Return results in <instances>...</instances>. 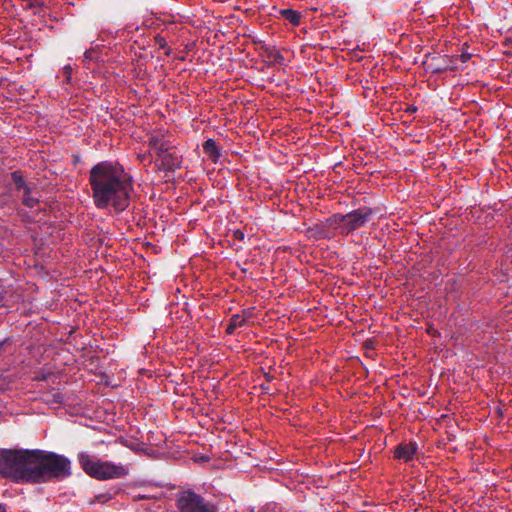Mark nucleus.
I'll use <instances>...</instances> for the list:
<instances>
[{"label": "nucleus", "instance_id": "obj_14", "mask_svg": "<svg viewBox=\"0 0 512 512\" xmlns=\"http://www.w3.org/2000/svg\"><path fill=\"white\" fill-rule=\"evenodd\" d=\"M280 14L293 25L300 23L301 14L292 9H281Z\"/></svg>", "mask_w": 512, "mask_h": 512}, {"label": "nucleus", "instance_id": "obj_18", "mask_svg": "<svg viewBox=\"0 0 512 512\" xmlns=\"http://www.w3.org/2000/svg\"><path fill=\"white\" fill-rule=\"evenodd\" d=\"M283 60H284V59H283V56H282L281 54H279V53H278V54H276V56H275V61H277V62H279V63H280V62H282Z\"/></svg>", "mask_w": 512, "mask_h": 512}, {"label": "nucleus", "instance_id": "obj_8", "mask_svg": "<svg viewBox=\"0 0 512 512\" xmlns=\"http://www.w3.org/2000/svg\"><path fill=\"white\" fill-rule=\"evenodd\" d=\"M149 147L160 157L167 153L172 145L165 135L158 133L149 137Z\"/></svg>", "mask_w": 512, "mask_h": 512}, {"label": "nucleus", "instance_id": "obj_16", "mask_svg": "<svg viewBox=\"0 0 512 512\" xmlns=\"http://www.w3.org/2000/svg\"><path fill=\"white\" fill-rule=\"evenodd\" d=\"M63 72L66 75V79L69 82L71 79L72 67L70 65H65L63 68Z\"/></svg>", "mask_w": 512, "mask_h": 512}, {"label": "nucleus", "instance_id": "obj_7", "mask_svg": "<svg viewBox=\"0 0 512 512\" xmlns=\"http://www.w3.org/2000/svg\"><path fill=\"white\" fill-rule=\"evenodd\" d=\"M18 449H0V476L15 482Z\"/></svg>", "mask_w": 512, "mask_h": 512}, {"label": "nucleus", "instance_id": "obj_1", "mask_svg": "<svg viewBox=\"0 0 512 512\" xmlns=\"http://www.w3.org/2000/svg\"><path fill=\"white\" fill-rule=\"evenodd\" d=\"M89 183L97 208L124 211L129 206L132 179L118 163L103 161L94 165L89 172Z\"/></svg>", "mask_w": 512, "mask_h": 512}, {"label": "nucleus", "instance_id": "obj_17", "mask_svg": "<svg viewBox=\"0 0 512 512\" xmlns=\"http://www.w3.org/2000/svg\"><path fill=\"white\" fill-rule=\"evenodd\" d=\"M84 57L87 60H92L93 59L92 52L91 51H86L85 54H84Z\"/></svg>", "mask_w": 512, "mask_h": 512}, {"label": "nucleus", "instance_id": "obj_10", "mask_svg": "<svg viewBox=\"0 0 512 512\" xmlns=\"http://www.w3.org/2000/svg\"><path fill=\"white\" fill-rule=\"evenodd\" d=\"M417 450L418 446L415 442L401 443L396 447L394 454L397 459L409 462L413 460Z\"/></svg>", "mask_w": 512, "mask_h": 512}, {"label": "nucleus", "instance_id": "obj_3", "mask_svg": "<svg viewBox=\"0 0 512 512\" xmlns=\"http://www.w3.org/2000/svg\"><path fill=\"white\" fill-rule=\"evenodd\" d=\"M42 450L18 449L16 459L17 483H40Z\"/></svg>", "mask_w": 512, "mask_h": 512}, {"label": "nucleus", "instance_id": "obj_15", "mask_svg": "<svg viewBox=\"0 0 512 512\" xmlns=\"http://www.w3.org/2000/svg\"><path fill=\"white\" fill-rule=\"evenodd\" d=\"M155 43H156V44L159 46V48H161V49H164V48H166V46H167V42H166V40H165L162 36H160V35H158V36H156V37H155Z\"/></svg>", "mask_w": 512, "mask_h": 512}, {"label": "nucleus", "instance_id": "obj_9", "mask_svg": "<svg viewBox=\"0 0 512 512\" xmlns=\"http://www.w3.org/2000/svg\"><path fill=\"white\" fill-rule=\"evenodd\" d=\"M12 176L17 188L19 190L23 189V203L29 208H34L38 203V198L31 195L30 188L17 172H14Z\"/></svg>", "mask_w": 512, "mask_h": 512}, {"label": "nucleus", "instance_id": "obj_5", "mask_svg": "<svg viewBox=\"0 0 512 512\" xmlns=\"http://www.w3.org/2000/svg\"><path fill=\"white\" fill-rule=\"evenodd\" d=\"M372 216L371 208L360 207L347 214H334L327 219V223L330 227L340 230L341 234H350L365 226Z\"/></svg>", "mask_w": 512, "mask_h": 512}, {"label": "nucleus", "instance_id": "obj_13", "mask_svg": "<svg viewBox=\"0 0 512 512\" xmlns=\"http://www.w3.org/2000/svg\"><path fill=\"white\" fill-rule=\"evenodd\" d=\"M204 152L214 161L220 156L219 149L213 139H208L203 145Z\"/></svg>", "mask_w": 512, "mask_h": 512}, {"label": "nucleus", "instance_id": "obj_11", "mask_svg": "<svg viewBox=\"0 0 512 512\" xmlns=\"http://www.w3.org/2000/svg\"><path fill=\"white\" fill-rule=\"evenodd\" d=\"M162 167L167 171H174L180 167V160L177 155L170 152V150L159 157Z\"/></svg>", "mask_w": 512, "mask_h": 512}, {"label": "nucleus", "instance_id": "obj_2", "mask_svg": "<svg viewBox=\"0 0 512 512\" xmlns=\"http://www.w3.org/2000/svg\"><path fill=\"white\" fill-rule=\"evenodd\" d=\"M78 461L82 469L90 477L98 480L122 478L129 474L128 466L111 461H103L87 452L79 453Z\"/></svg>", "mask_w": 512, "mask_h": 512}, {"label": "nucleus", "instance_id": "obj_6", "mask_svg": "<svg viewBox=\"0 0 512 512\" xmlns=\"http://www.w3.org/2000/svg\"><path fill=\"white\" fill-rule=\"evenodd\" d=\"M176 506L179 512H215V507L191 490L178 494Z\"/></svg>", "mask_w": 512, "mask_h": 512}, {"label": "nucleus", "instance_id": "obj_4", "mask_svg": "<svg viewBox=\"0 0 512 512\" xmlns=\"http://www.w3.org/2000/svg\"><path fill=\"white\" fill-rule=\"evenodd\" d=\"M40 483L63 480L72 474L71 461L64 455L42 450Z\"/></svg>", "mask_w": 512, "mask_h": 512}, {"label": "nucleus", "instance_id": "obj_19", "mask_svg": "<svg viewBox=\"0 0 512 512\" xmlns=\"http://www.w3.org/2000/svg\"><path fill=\"white\" fill-rule=\"evenodd\" d=\"M0 512H7V506L3 503H0Z\"/></svg>", "mask_w": 512, "mask_h": 512}, {"label": "nucleus", "instance_id": "obj_20", "mask_svg": "<svg viewBox=\"0 0 512 512\" xmlns=\"http://www.w3.org/2000/svg\"><path fill=\"white\" fill-rule=\"evenodd\" d=\"M5 342H7V339H4V340L0 341V349H2L3 345L5 344Z\"/></svg>", "mask_w": 512, "mask_h": 512}, {"label": "nucleus", "instance_id": "obj_12", "mask_svg": "<svg viewBox=\"0 0 512 512\" xmlns=\"http://www.w3.org/2000/svg\"><path fill=\"white\" fill-rule=\"evenodd\" d=\"M248 321V317L246 316V313L243 314H234L229 321V324L226 328V332L228 334H234L235 330L237 328L243 327L246 325Z\"/></svg>", "mask_w": 512, "mask_h": 512}]
</instances>
